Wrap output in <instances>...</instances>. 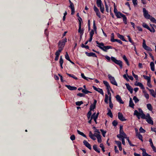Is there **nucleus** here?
<instances>
[{
	"label": "nucleus",
	"instance_id": "nucleus-1",
	"mask_svg": "<svg viewBox=\"0 0 156 156\" xmlns=\"http://www.w3.org/2000/svg\"><path fill=\"white\" fill-rule=\"evenodd\" d=\"M96 44L98 45V46L105 52H107V50L109 49L114 48H113L112 46H111L108 45L107 46H104V44L102 42L100 43L98 41H96Z\"/></svg>",
	"mask_w": 156,
	"mask_h": 156
},
{
	"label": "nucleus",
	"instance_id": "nucleus-2",
	"mask_svg": "<svg viewBox=\"0 0 156 156\" xmlns=\"http://www.w3.org/2000/svg\"><path fill=\"white\" fill-rule=\"evenodd\" d=\"M66 42L67 38L66 37H64L62 40L59 41L58 43V49L62 51Z\"/></svg>",
	"mask_w": 156,
	"mask_h": 156
},
{
	"label": "nucleus",
	"instance_id": "nucleus-3",
	"mask_svg": "<svg viewBox=\"0 0 156 156\" xmlns=\"http://www.w3.org/2000/svg\"><path fill=\"white\" fill-rule=\"evenodd\" d=\"M111 60L112 61V62L119 65L121 68H122V62L121 61L118 60L115 57L113 56H111Z\"/></svg>",
	"mask_w": 156,
	"mask_h": 156
},
{
	"label": "nucleus",
	"instance_id": "nucleus-4",
	"mask_svg": "<svg viewBox=\"0 0 156 156\" xmlns=\"http://www.w3.org/2000/svg\"><path fill=\"white\" fill-rule=\"evenodd\" d=\"M118 16H116L117 18H120L121 17L123 18V21L124 23L125 24H127V19L126 16L122 13L120 12H118Z\"/></svg>",
	"mask_w": 156,
	"mask_h": 156
},
{
	"label": "nucleus",
	"instance_id": "nucleus-5",
	"mask_svg": "<svg viewBox=\"0 0 156 156\" xmlns=\"http://www.w3.org/2000/svg\"><path fill=\"white\" fill-rule=\"evenodd\" d=\"M108 77L110 81V82L112 84L118 86V84L116 82L115 79L114 77L112 76L110 74L108 75Z\"/></svg>",
	"mask_w": 156,
	"mask_h": 156
},
{
	"label": "nucleus",
	"instance_id": "nucleus-6",
	"mask_svg": "<svg viewBox=\"0 0 156 156\" xmlns=\"http://www.w3.org/2000/svg\"><path fill=\"white\" fill-rule=\"evenodd\" d=\"M143 48L148 51H152V49L150 47L147 46L146 44L145 40L144 39L143 40Z\"/></svg>",
	"mask_w": 156,
	"mask_h": 156
},
{
	"label": "nucleus",
	"instance_id": "nucleus-7",
	"mask_svg": "<svg viewBox=\"0 0 156 156\" xmlns=\"http://www.w3.org/2000/svg\"><path fill=\"white\" fill-rule=\"evenodd\" d=\"M100 135L99 134H98L97 133H94V134L92 133L91 131H90L89 133V137L93 140H96V139L95 137H98V136H99Z\"/></svg>",
	"mask_w": 156,
	"mask_h": 156
},
{
	"label": "nucleus",
	"instance_id": "nucleus-8",
	"mask_svg": "<svg viewBox=\"0 0 156 156\" xmlns=\"http://www.w3.org/2000/svg\"><path fill=\"white\" fill-rule=\"evenodd\" d=\"M147 118L146 119V121L149 124L151 125H153L154 122L153 120L152 119L151 117L150 116V115L149 113L147 114Z\"/></svg>",
	"mask_w": 156,
	"mask_h": 156
},
{
	"label": "nucleus",
	"instance_id": "nucleus-9",
	"mask_svg": "<svg viewBox=\"0 0 156 156\" xmlns=\"http://www.w3.org/2000/svg\"><path fill=\"white\" fill-rule=\"evenodd\" d=\"M143 12L144 16V17L147 19H150V17H151V16L150 14H148V11L145 8H143Z\"/></svg>",
	"mask_w": 156,
	"mask_h": 156
},
{
	"label": "nucleus",
	"instance_id": "nucleus-10",
	"mask_svg": "<svg viewBox=\"0 0 156 156\" xmlns=\"http://www.w3.org/2000/svg\"><path fill=\"white\" fill-rule=\"evenodd\" d=\"M117 136L119 139L120 140H121V137H126V135L124 132L123 130H119V134H118Z\"/></svg>",
	"mask_w": 156,
	"mask_h": 156
},
{
	"label": "nucleus",
	"instance_id": "nucleus-11",
	"mask_svg": "<svg viewBox=\"0 0 156 156\" xmlns=\"http://www.w3.org/2000/svg\"><path fill=\"white\" fill-rule=\"evenodd\" d=\"M97 6L100 7L101 12L103 13H104V5L102 2H100L96 3Z\"/></svg>",
	"mask_w": 156,
	"mask_h": 156
},
{
	"label": "nucleus",
	"instance_id": "nucleus-12",
	"mask_svg": "<svg viewBox=\"0 0 156 156\" xmlns=\"http://www.w3.org/2000/svg\"><path fill=\"white\" fill-rule=\"evenodd\" d=\"M94 11L95 12L97 16L99 18H101V16L99 10L95 5H94Z\"/></svg>",
	"mask_w": 156,
	"mask_h": 156
},
{
	"label": "nucleus",
	"instance_id": "nucleus-13",
	"mask_svg": "<svg viewBox=\"0 0 156 156\" xmlns=\"http://www.w3.org/2000/svg\"><path fill=\"white\" fill-rule=\"evenodd\" d=\"M118 117L119 119L122 121L126 120V119H125V117H123L122 113L119 112L118 113Z\"/></svg>",
	"mask_w": 156,
	"mask_h": 156
},
{
	"label": "nucleus",
	"instance_id": "nucleus-14",
	"mask_svg": "<svg viewBox=\"0 0 156 156\" xmlns=\"http://www.w3.org/2000/svg\"><path fill=\"white\" fill-rule=\"evenodd\" d=\"M125 85L127 90L130 92L131 94H132L133 93V88L132 87L129 83H126Z\"/></svg>",
	"mask_w": 156,
	"mask_h": 156
},
{
	"label": "nucleus",
	"instance_id": "nucleus-15",
	"mask_svg": "<svg viewBox=\"0 0 156 156\" xmlns=\"http://www.w3.org/2000/svg\"><path fill=\"white\" fill-rule=\"evenodd\" d=\"M115 98L117 101L120 104H123L124 103L122 100L121 99V97L119 95H117L116 96Z\"/></svg>",
	"mask_w": 156,
	"mask_h": 156
},
{
	"label": "nucleus",
	"instance_id": "nucleus-16",
	"mask_svg": "<svg viewBox=\"0 0 156 156\" xmlns=\"http://www.w3.org/2000/svg\"><path fill=\"white\" fill-rule=\"evenodd\" d=\"M85 54L86 55L89 57H97V56L95 53L93 52L88 53V52H86Z\"/></svg>",
	"mask_w": 156,
	"mask_h": 156
},
{
	"label": "nucleus",
	"instance_id": "nucleus-17",
	"mask_svg": "<svg viewBox=\"0 0 156 156\" xmlns=\"http://www.w3.org/2000/svg\"><path fill=\"white\" fill-rule=\"evenodd\" d=\"M103 83L105 85L106 87L107 90H109V89H110L111 91L112 90V89H111L110 86H109V84L106 81L104 80L103 81Z\"/></svg>",
	"mask_w": 156,
	"mask_h": 156
},
{
	"label": "nucleus",
	"instance_id": "nucleus-18",
	"mask_svg": "<svg viewBox=\"0 0 156 156\" xmlns=\"http://www.w3.org/2000/svg\"><path fill=\"white\" fill-rule=\"evenodd\" d=\"M134 85L136 86H139L140 87L141 89L142 90H144L145 89L144 87L141 83L140 82H137L136 81V83H135Z\"/></svg>",
	"mask_w": 156,
	"mask_h": 156
},
{
	"label": "nucleus",
	"instance_id": "nucleus-19",
	"mask_svg": "<svg viewBox=\"0 0 156 156\" xmlns=\"http://www.w3.org/2000/svg\"><path fill=\"white\" fill-rule=\"evenodd\" d=\"M65 86L70 90H76L77 89V87H75L71 86L70 85H66Z\"/></svg>",
	"mask_w": 156,
	"mask_h": 156
},
{
	"label": "nucleus",
	"instance_id": "nucleus-20",
	"mask_svg": "<svg viewBox=\"0 0 156 156\" xmlns=\"http://www.w3.org/2000/svg\"><path fill=\"white\" fill-rule=\"evenodd\" d=\"M96 114V113L94 112V113L93 115H91V119H94V120L95 123L96 124L97 123V119L98 118V117L97 116H96L95 115Z\"/></svg>",
	"mask_w": 156,
	"mask_h": 156
},
{
	"label": "nucleus",
	"instance_id": "nucleus-21",
	"mask_svg": "<svg viewBox=\"0 0 156 156\" xmlns=\"http://www.w3.org/2000/svg\"><path fill=\"white\" fill-rule=\"evenodd\" d=\"M134 106V104L133 103L132 98H130L129 99V106L132 108H133Z\"/></svg>",
	"mask_w": 156,
	"mask_h": 156
},
{
	"label": "nucleus",
	"instance_id": "nucleus-22",
	"mask_svg": "<svg viewBox=\"0 0 156 156\" xmlns=\"http://www.w3.org/2000/svg\"><path fill=\"white\" fill-rule=\"evenodd\" d=\"M117 36L119 38H120L122 41H125L126 42L127 41L124 38V36L123 35L120 34L119 33H118L117 34Z\"/></svg>",
	"mask_w": 156,
	"mask_h": 156
},
{
	"label": "nucleus",
	"instance_id": "nucleus-23",
	"mask_svg": "<svg viewBox=\"0 0 156 156\" xmlns=\"http://www.w3.org/2000/svg\"><path fill=\"white\" fill-rule=\"evenodd\" d=\"M81 76L82 78H83V79H84L85 80L87 81H88V79H89L90 80H93L94 79V78H88V77H86L84 76V74L83 73H81Z\"/></svg>",
	"mask_w": 156,
	"mask_h": 156
},
{
	"label": "nucleus",
	"instance_id": "nucleus-24",
	"mask_svg": "<svg viewBox=\"0 0 156 156\" xmlns=\"http://www.w3.org/2000/svg\"><path fill=\"white\" fill-rule=\"evenodd\" d=\"M150 66L151 70L153 71H154L155 70L154 64V62H151L150 64Z\"/></svg>",
	"mask_w": 156,
	"mask_h": 156
},
{
	"label": "nucleus",
	"instance_id": "nucleus-25",
	"mask_svg": "<svg viewBox=\"0 0 156 156\" xmlns=\"http://www.w3.org/2000/svg\"><path fill=\"white\" fill-rule=\"evenodd\" d=\"M140 113L137 110H135L134 111L133 115H136L138 119H140Z\"/></svg>",
	"mask_w": 156,
	"mask_h": 156
},
{
	"label": "nucleus",
	"instance_id": "nucleus-26",
	"mask_svg": "<svg viewBox=\"0 0 156 156\" xmlns=\"http://www.w3.org/2000/svg\"><path fill=\"white\" fill-rule=\"evenodd\" d=\"M114 12L115 13V14L116 16H118V12H117V10L116 9V6L115 5V3H114Z\"/></svg>",
	"mask_w": 156,
	"mask_h": 156
},
{
	"label": "nucleus",
	"instance_id": "nucleus-27",
	"mask_svg": "<svg viewBox=\"0 0 156 156\" xmlns=\"http://www.w3.org/2000/svg\"><path fill=\"white\" fill-rule=\"evenodd\" d=\"M93 149L98 153H99L100 152V149H98L97 145L96 144H94L93 146Z\"/></svg>",
	"mask_w": 156,
	"mask_h": 156
},
{
	"label": "nucleus",
	"instance_id": "nucleus-28",
	"mask_svg": "<svg viewBox=\"0 0 156 156\" xmlns=\"http://www.w3.org/2000/svg\"><path fill=\"white\" fill-rule=\"evenodd\" d=\"M66 74L69 76L73 78L76 80H77L78 79L76 77L74 74H70L67 73H66Z\"/></svg>",
	"mask_w": 156,
	"mask_h": 156
},
{
	"label": "nucleus",
	"instance_id": "nucleus-29",
	"mask_svg": "<svg viewBox=\"0 0 156 156\" xmlns=\"http://www.w3.org/2000/svg\"><path fill=\"white\" fill-rule=\"evenodd\" d=\"M108 112L107 113V114L111 118H112L113 117V115L111 112V111L110 109H109L108 108Z\"/></svg>",
	"mask_w": 156,
	"mask_h": 156
},
{
	"label": "nucleus",
	"instance_id": "nucleus-30",
	"mask_svg": "<svg viewBox=\"0 0 156 156\" xmlns=\"http://www.w3.org/2000/svg\"><path fill=\"white\" fill-rule=\"evenodd\" d=\"M122 58L124 60V61L126 62V63L127 65L129 66V61L126 58V56L125 55H124L122 57Z\"/></svg>",
	"mask_w": 156,
	"mask_h": 156
},
{
	"label": "nucleus",
	"instance_id": "nucleus-31",
	"mask_svg": "<svg viewBox=\"0 0 156 156\" xmlns=\"http://www.w3.org/2000/svg\"><path fill=\"white\" fill-rule=\"evenodd\" d=\"M147 109L150 111H151L153 109V108L151 104H148L147 105Z\"/></svg>",
	"mask_w": 156,
	"mask_h": 156
},
{
	"label": "nucleus",
	"instance_id": "nucleus-32",
	"mask_svg": "<svg viewBox=\"0 0 156 156\" xmlns=\"http://www.w3.org/2000/svg\"><path fill=\"white\" fill-rule=\"evenodd\" d=\"M93 30L95 31V33H97V27L95 24V21L94 20L93 23Z\"/></svg>",
	"mask_w": 156,
	"mask_h": 156
},
{
	"label": "nucleus",
	"instance_id": "nucleus-33",
	"mask_svg": "<svg viewBox=\"0 0 156 156\" xmlns=\"http://www.w3.org/2000/svg\"><path fill=\"white\" fill-rule=\"evenodd\" d=\"M126 139L127 140L129 143V145L131 146H135V145H134V144H132L131 143V141L129 139V137H127V136H126Z\"/></svg>",
	"mask_w": 156,
	"mask_h": 156
},
{
	"label": "nucleus",
	"instance_id": "nucleus-34",
	"mask_svg": "<svg viewBox=\"0 0 156 156\" xmlns=\"http://www.w3.org/2000/svg\"><path fill=\"white\" fill-rule=\"evenodd\" d=\"M92 112L90 111H89L87 114V118L88 119H89L90 118L91 119V116Z\"/></svg>",
	"mask_w": 156,
	"mask_h": 156
},
{
	"label": "nucleus",
	"instance_id": "nucleus-35",
	"mask_svg": "<svg viewBox=\"0 0 156 156\" xmlns=\"http://www.w3.org/2000/svg\"><path fill=\"white\" fill-rule=\"evenodd\" d=\"M150 19V20L153 23H156V20L152 16H151L150 17V19Z\"/></svg>",
	"mask_w": 156,
	"mask_h": 156
},
{
	"label": "nucleus",
	"instance_id": "nucleus-36",
	"mask_svg": "<svg viewBox=\"0 0 156 156\" xmlns=\"http://www.w3.org/2000/svg\"><path fill=\"white\" fill-rule=\"evenodd\" d=\"M136 136L138 137V138L142 141H143V136H142L140 134V133L137 134L136 135Z\"/></svg>",
	"mask_w": 156,
	"mask_h": 156
},
{
	"label": "nucleus",
	"instance_id": "nucleus-37",
	"mask_svg": "<svg viewBox=\"0 0 156 156\" xmlns=\"http://www.w3.org/2000/svg\"><path fill=\"white\" fill-rule=\"evenodd\" d=\"M77 132L78 134L84 137L87 138V136L83 132H80L79 130H77Z\"/></svg>",
	"mask_w": 156,
	"mask_h": 156
},
{
	"label": "nucleus",
	"instance_id": "nucleus-38",
	"mask_svg": "<svg viewBox=\"0 0 156 156\" xmlns=\"http://www.w3.org/2000/svg\"><path fill=\"white\" fill-rule=\"evenodd\" d=\"M140 116H141V118L143 119H146L147 118V115H145L144 113H140Z\"/></svg>",
	"mask_w": 156,
	"mask_h": 156
},
{
	"label": "nucleus",
	"instance_id": "nucleus-39",
	"mask_svg": "<svg viewBox=\"0 0 156 156\" xmlns=\"http://www.w3.org/2000/svg\"><path fill=\"white\" fill-rule=\"evenodd\" d=\"M98 136V137H97L98 141L99 143H101L102 142L101 136V135Z\"/></svg>",
	"mask_w": 156,
	"mask_h": 156
},
{
	"label": "nucleus",
	"instance_id": "nucleus-40",
	"mask_svg": "<svg viewBox=\"0 0 156 156\" xmlns=\"http://www.w3.org/2000/svg\"><path fill=\"white\" fill-rule=\"evenodd\" d=\"M127 37H128V40L133 45H134V44H135V43L132 40L131 38L129 35H128Z\"/></svg>",
	"mask_w": 156,
	"mask_h": 156
},
{
	"label": "nucleus",
	"instance_id": "nucleus-41",
	"mask_svg": "<svg viewBox=\"0 0 156 156\" xmlns=\"http://www.w3.org/2000/svg\"><path fill=\"white\" fill-rule=\"evenodd\" d=\"M111 41L112 42H114V41L115 39L114 38V34L113 33H112L111 34Z\"/></svg>",
	"mask_w": 156,
	"mask_h": 156
},
{
	"label": "nucleus",
	"instance_id": "nucleus-42",
	"mask_svg": "<svg viewBox=\"0 0 156 156\" xmlns=\"http://www.w3.org/2000/svg\"><path fill=\"white\" fill-rule=\"evenodd\" d=\"M108 95L107 94H105V98L104 100V101L105 102V103L106 104L108 103Z\"/></svg>",
	"mask_w": 156,
	"mask_h": 156
},
{
	"label": "nucleus",
	"instance_id": "nucleus-43",
	"mask_svg": "<svg viewBox=\"0 0 156 156\" xmlns=\"http://www.w3.org/2000/svg\"><path fill=\"white\" fill-rule=\"evenodd\" d=\"M143 76L145 79L147 80V81H151V77L150 76H148L145 75H144Z\"/></svg>",
	"mask_w": 156,
	"mask_h": 156
},
{
	"label": "nucleus",
	"instance_id": "nucleus-44",
	"mask_svg": "<svg viewBox=\"0 0 156 156\" xmlns=\"http://www.w3.org/2000/svg\"><path fill=\"white\" fill-rule=\"evenodd\" d=\"M82 91L85 94H87L88 93H92V92L84 89H83Z\"/></svg>",
	"mask_w": 156,
	"mask_h": 156
},
{
	"label": "nucleus",
	"instance_id": "nucleus-45",
	"mask_svg": "<svg viewBox=\"0 0 156 156\" xmlns=\"http://www.w3.org/2000/svg\"><path fill=\"white\" fill-rule=\"evenodd\" d=\"M142 26H143V27L147 29L148 30H149L150 29V28L145 23H144L143 24Z\"/></svg>",
	"mask_w": 156,
	"mask_h": 156
},
{
	"label": "nucleus",
	"instance_id": "nucleus-46",
	"mask_svg": "<svg viewBox=\"0 0 156 156\" xmlns=\"http://www.w3.org/2000/svg\"><path fill=\"white\" fill-rule=\"evenodd\" d=\"M95 107H96V106L95 105L91 104L90 105V110L89 111H91L92 110H94V109H95Z\"/></svg>",
	"mask_w": 156,
	"mask_h": 156
},
{
	"label": "nucleus",
	"instance_id": "nucleus-47",
	"mask_svg": "<svg viewBox=\"0 0 156 156\" xmlns=\"http://www.w3.org/2000/svg\"><path fill=\"white\" fill-rule=\"evenodd\" d=\"M151 94L154 97H155V96L154 94V91L153 89L149 90Z\"/></svg>",
	"mask_w": 156,
	"mask_h": 156
},
{
	"label": "nucleus",
	"instance_id": "nucleus-48",
	"mask_svg": "<svg viewBox=\"0 0 156 156\" xmlns=\"http://www.w3.org/2000/svg\"><path fill=\"white\" fill-rule=\"evenodd\" d=\"M133 100L134 101V102L136 103H137L139 101V99L136 96L133 97Z\"/></svg>",
	"mask_w": 156,
	"mask_h": 156
},
{
	"label": "nucleus",
	"instance_id": "nucleus-49",
	"mask_svg": "<svg viewBox=\"0 0 156 156\" xmlns=\"http://www.w3.org/2000/svg\"><path fill=\"white\" fill-rule=\"evenodd\" d=\"M62 51L61 50L58 49L55 52V55L56 56H59L60 53Z\"/></svg>",
	"mask_w": 156,
	"mask_h": 156
},
{
	"label": "nucleus",
	"instance_id": "nucleus-50",
	"mask_svg": "<svg viewBox=\"0 0 156 156\" xmlns=\"http://www.w3.org/2000/svg\"><path fill=\"white\" fill-rule=\"evenodd\" d=\"M83 102L82 101H78L76 102V105L80 106L82 104H83Z\"/></svg>",
	"mask_w": 156,
	"mask_h": 156
},
{
	"label": "nucleus",
	"instance_id": "nucleus-51",
	"mask_svg": "<svg viewBox=\"0 0 156 156\" xmlns=\"http://www.w3.org/2000/svg\"><path fill=\"white\" fill-rule=\"evenodd\" d=\"M143 153H142V155L143 156H147L148 155V154H147L145 150L144 149H143L142 150Z\"/></svg>",
	"mask_w": 156,
	"mask_h": 156
},
{
	"label": "nucleus",
	"instance_id": "nucleus-52",
	"mask_svg": "<svg viewBox=\"0 0 156 156\" xmlns=\"http://www.w3.org/2000/svg\"><path fill=\"white\" fill-rule=\"evenodd\" d=\"M150 26L151 27V28H150V29L149 30L151 32L154 33L155 32V30L154 27H152L151 24H150Z\"/></svg>",
	"mask_w": 156,
	"mask_h": 156
},
{
	"label": "nucleus",
	"instance_id": "nucleus-53",
	"mask_svg": "<svg viewBox=\"0 0 156 156\" xmlns=\"http://www.w3.org/2000/svg\"><path fill=\"white\" fill-rule=\"evenodd\" d=\"M100 131L101 132L103 136L104 137H105V134L106 133V131H104L103 129H101Z\"/></svg>",
	"mask_w": 156,
	"mask_h": 156
},
{
	"label": "nucleus",
	"instance_id": "nucleus-54",
	"mask_svg": "<svg viewBox=\"0 0 156 156\" xmlns=\"http://www.w3.org/2000/svg\"><path fill=\"white\" fill-rule=\"evenodd\" d=\"M78 32L80 33V34H83L84 33V30L82 29L81 28H79Z\"/></svg>",
	"mask_w": 156,
	"mask_h": 156
},
{
	"label": "nucleus",
	"instance_id": "nucleus-55",
	"mask_svg": "<svg viewBox=\"0 0 156 156\" xmlns=\"http://www.w3.org/2000/svg\"><path fill=\"white\" fill-rule=\"evenodd\" d=\"M65 58L68 61H69L70 59L67 52H66V54L65 55Z\"/></svg>",
	"mask_w": 156,
	"mask_h": 156
},
{
	"label": "nucleus",
	"instance_id": "nucleus-56",
	"mask_svg": "<svg viewBox=\"0 0 156 156\" xmlns=\"http://www.w3.org/2000/svg\"><path fill=\"white\" fill-rule=\"evenodd\" d=\"M97 91L100 93L102 95H104V92L102 89L99 88L98 90Z\"/></svg>",
	"mask_w": 156,
	"mask_h": 156
},
{
	"label": "nucleus",
	"instance_id": "nucleus-57",
	"mask_svg": "<svg viewBox=\"0 0 156 156\" xmlns=\"http://www.w3.org/2000/svg\"><path fill=\"white\" fill-rule=\"evenodd\" d=\"M118 124V122H117L115 120H114L113 122H112V125L115 127L117 126V125Z\"/></svg>",
	"mask_w": 156,
	"mask_h": 156
},
{
	"label": "nucleus",
	"instance_id": "nucleus-58",
	"mask_svg": "<svg viewBox=\"0 0 156 156\" xmlns=\"http://www.w3.org/2000/svg\"><path fill=\"white\" fill-rule=\"evenodd\" d=\"M140 132L141 133H144L146 131L142 127H141L139 129Z\"/></svg>",
	"mask_w": 156,
	"mask_h": 156
},
{
	"label": "nucleus",
	"instance_id": "nucleus-59",
	"mask_svg": "<svg viewBox=\"0 0 156 156\" xmlns=\"http://www.w3.org/2000/svg\"><path fill=\"white\" fill-rule=\"evenodd\" d=\"M63 60L62 58V56H61L59 59L60 65L63 64Z\"/></svg>",
	"mask_w": 156,
	"mask_h": 156
},
{
	"label": "nucleus",
	"instance_id": "nucleus-60",
	"mask_svg": "<svg viewBox=\"0 0 156 156\" xmlns=\"http://www.w3.org/2000/svg\"><path fill=\"white\" fill-rule=\"evenodd\" d=\"M114 42H117L121 44H122V42L120 40L115 39V40L114 41Z\"/></svg>",
	"mask_w": 156,
	"mask_h": 156
},
{
	"label": "nucleus",
	"instance_id": "nucleus-61",
	"mask_svg": "<svg viewBox=\"0 0 156 156\" xmlns=\"http://www.w3.org/2000/svg\"><path fill=\"white\" fill-rule=\"evenodd\" d=\"M121 140H122V143L123 144L125 145V139H126V137L124 136L123 137H121Z\"/></svg>",
	"mask_w": 156,
	"mask_h": 156
},
{
	"label": "nucleus",
	"instance_id": "nucleus-62",
	"mask_svg": "<svg viewBox=\"0 0 156 156\" xmlns=\"http://www.w3.org/2000/svg\"><path fill=\"white\" fill-rule=\"evenodd\" d=\"M115 142L118 147L121 146V143L120 141L115 140Z\"/></svg>",
	"mask_w": 156,
	"mask_h": 156
},
{
	"label": "nucleus",
	"instance_id": "nucleus-63",
	"mask_svg": "<svg viewBox=\"0 0 156 156\" xmlns=\"http://www.w3.org/2000/svg\"><path fill=\"white\" fill-rule=\"evenodd\" d=\"M133 4L134 6H136L137 4V0H132Z\"/></svg>",
	"mask_w": 156,
	"mask_h": 156
},
{
	"label": "nucleus",
	"instance_id": "nucleus-64",
	"mask_svg": "<svg viewBox=\"0 0 156 156\" xmlns=\"http://www.w3.org/2000/svg\"><path fill=\"white\" fill-rule=\"evenodd\" d=\"M70 139L72 140L73 141L75 139V136L74 135H72L70 137Z\"/></svg>",
	"mask_w": 156,
	"mask_h": 156
}]
</instances>
